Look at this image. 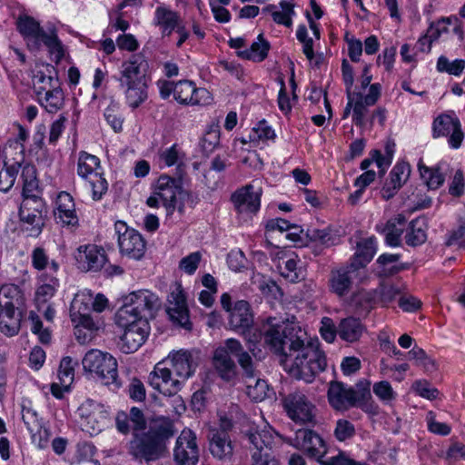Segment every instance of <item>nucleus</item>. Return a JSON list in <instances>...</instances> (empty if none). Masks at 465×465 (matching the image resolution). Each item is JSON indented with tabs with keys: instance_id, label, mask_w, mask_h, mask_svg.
I'll list each match as a JSON object with an SVG mask.
<instances>
[{
	"instance_id": "nucleus-1",
	"label": "nucleus",
	"mask_w": 465,
	"mask_h": 465,
	"mask_svg": "<svg viewBox=\"0 0 465 465\" xmlns=\"http://www.w3.org/2000/svg\"><path fill=\"white\" fill-rule=\"evenodd\" d=\"M262 335L270 349L282 356L284 370L297 380L312 382L314 377L325 370L326 357L317 341L309 339L307 332L293 322H280L268 318L262 331L248 338V350L256 357L255 342Z\"/></svg>"
},
{
	"instance_id": "nucleus-2",
	"label": "nucleus",
	"mask_w": 465,
	"mask_h": 465,
	"mask_svg": "<svg viewBox=\"0 0 465 465\" xmlns=\"http://www.w3.org/2000/svg\"><path fill=\"white\" fill-rule=\"evenodd\" d=\"M148 62L141 53L122 63L118 82L127 104L135 109L147 99Z\"/></svg>"
},
{
	"instance_id": "nucleus-3",
	"label": "nucleus",
	"mask_w": 465,
	"mask_h": 465,
	"mask_svg": "<svg viewBox=\"0 0 465 465\" xmlns=\"http://www.w3.org/2000/svg\"><path fill=\"white\" fill-rule=\"evenodd\" d=\"M173 435V425L167 420H155L146 432H135L129 443V452L146 461L156 460L166 453L165 441Z\"/></svg>"
},
{
	"instance_id": "nucleus-4",
	"label": "nucleus",
	"mask_w": 465,
	"mask_h": 465,
	"mask_svg": "<svg viewBox=\"0 0 465 465\" xmlns=\"http://www.w3.org/2000/svg\"><path fill=\"white\" fill-rule=\"evenodd\" d=\"M161 308L162 300L153 291L141 289L131 292L123 296V304L115 313V323L118 326H126L137 320L149 322Z\"/></svg>"
},
{
	"instance_id": "nucleus-5",
	"label": "nucleus",
	"mask_w": 465,
	"mask_h": 465,
	"mask_svg": "<svg viewBox=\"0 0 465 465\" xmlns=\"http://www.w3.org/2000/svg\"><path fill=\"white\" fill-rule=\"evenodd\" d=\"M82 364L84 371L93 379L104 385L117 384V361L109 352L92 349L84 354Z\"/></svg>"
},
{
	"instance_id": "nucleus-6",
	"label": "nucleus",
	"mask_w": 465,
	"mask_h": 465,
	"mask_svg": "<svg viewBox=\"0 0 465 465\" xmlns=\"http://www.w3.org/2000/svg\"><path fill=\"white\" fill-rule=\"evenodd\" d=\"M77 173L85 180L86 186L92 192L93 200H101L107 192L108 183L103 176L99 158L85 152H81L78 157Z\"/></svg>"
},
{
	"instance_id": "nucleus-7",
	"label": "nucleus",
	"mask_w": 465,
	"mask_h": 465,
	"mask_svg": "<svg viewBox=\"0 0 465 465\" xmlns=\"http://www.w3.org/2000/svg\"><path fill=\"white\" fill-rule=\"evenodd\" d=\"M35 93L39 104L49 114H55L64 105V94L57 78L42 72L35 75Z\"/></svg>"
},
{
	"instance_id": "nucleus-8",
	"label": "nucleus",
	"mask_w": 465,
	"mask_h": 465,
	"mask_svg": "<svg viewBox=\"0 0 465 465\" xmlns=\"http://www.w3.org/2000/svg\"><path fill=\"white\" fill-rule=\"evenodd\" d=\"M46 213V205L38 195L24 197L19 208L22 230L28 236L37 237L45 226Z\"/></svg>"
},
{
	"instance_id": "nucleus-9",
	"label": "nucleus",
	"mask_w": 465,
	"mask_h": 465,
	"mask_svg": "<svg viewBox=\"0 0 465 465\" xmlns=\"http://www.w3.org/2000/svg\"><path fill=\"white\" fill-rule=\"evenodd\" d=\"M82 430L91 436L101 432L107 421L108 411L105 407L93 400H86L78 408Z\"/></svg>"
},
{
	"instance_id": "nucleus-10",
	"label": "nucleus",
	"mask_w": 465,
	"mask_h": 465,
	"mask_svg": "<svg viewBox=\"0 0 465 465\" xmlns=\"http://www.w3.org/2000/svg\"><path fill=\"white\" fill-rule=\"evenodd\" d=\"M288 417L296 423H311L315 418V406L302 391H293L282 401Z\"/></svg>"
},
{
	"instance_id": "nucleus-11",
	"label": "nucleus",
	"mask_w": 465,
	"mask_h": 465,
	"mask_svg": "<svg viewBox=\"0 0 465 465\" xmlns=\"http://www.w3.org/2000/svg\"><path fill=\"white\" fill-rule=\"evenodd\" d=\"M93 293L89 290L78 292L71 302L70 317L77 326H84L88 331L98 329L97 322L91 316Z\"/></svg>"
},
{
	"instance_id": "nucleus-12",
	"label": "nucleus",
	"mask_w": 465,
	"mask_h": 465,
	"mask_svg": "<svg viewBox=\"0 0 465 465\" xmlns=\"http://www.w3.org/2000/svg\"><path fill=\"white\" fill-rule=\"evenodd\" d=\"M166 361L170 363L175 376L181 381H185L193 376L198 368L201 356L195 349L173 351Z\"/></svg>"
},
{
	"instance_id": "nucleus-13",
	"label": "nucleus",
	"mask_w": 465,
	"mask_h": 465,
	"mask_svg": "<svg viewBox=\"0 0 465 465\" xmlns=\"http://www.w3.org/2000/svg\"><path fill=\"white\" fill-rule=\"evenodd\" d=\"M118 234V244L123 254L134 259H141L145 252V242L135 230L127 227L126 223L118 221L114 224Z\"/></svg>"
},
{
	"instance_id": "nucleus-14",
	"label": "nucleus",
	"mask_w": 465,
	"mask_h": 465,
	"mask_svg": "<svg viewBox=\"0 0 465 465\" xmlns=\"http://www.w3.org/2000/svg\"><path fill=\"white\" fill-rule=\"evenodd\" d=\"M166 312L170 319L185 330L192 329L186 298L182 285L178 282L172 287L167 299Z\"/></svg>"
},
{
	"instance_id": "nucleus-15",
	"label": "nucleus",
	"mask_w": 465,
	"mask_h": 465,
	"mask_svg": "<svg viewBox=\"0 0 465 465\" xmlns=\"http://www.w3.org/2000/svg\"><path fill=\"white\" fill-rule=\"evenodd\" d=\"M244 444L251 453L269 451L274 444L277 434L269 426L251 424L243 431Z\"/></svg>"
},
{
	"instance_id": "nucleus-16",
	"label": "nucleus",
	"mask_w": 465,
	"mask_h": 465,
	"mask_svg": "<svg viewBox=\"0 0 465 465\" xmlns=\"http://www.w3.org/2000/svg\"><path fill=\"white\" fill-rule=\"evenodd\" d=\"M257 181H253L232 195V202L239 213L253 214L261 204L262 187Z\"/></svg>"
},
{
	"instance_id": "nucleus-17",
	"label": "nucleus",
	"mask_w": 465,
	"mask_h": 465,
	"mask_svg": "<svg viewBox=\"0 0 465 465\" xmlns=\"http://www.w3.org/2000/svg\"><path fill=\"white\" fill-rule=\"evenodd\" d=\"M174 460L178 465H196L199 460V449L195 433L184 429L177 438L173 450Z\"/></svg>"
},
{
	"instance_id": "nucleus-18",
	"label": "nucleus",
	"mask_w": 465,
	"mask_h": 465,
	"mask_svg": "<svg viewBox=\"0 0 465 465\" xmlns=\"http://www.w3.org/2000/svg\"><path fill=\"white\" fill-rule=\"evenodd\" d=\"M174 99L184 105H206L211 104L213 97L205 88H197L193 81L180 80L176 82Z\"/></svg>"
},
{
	"instance_id": "nucleus-19",
	"label": "nucleus",
	"mask_w": 465,
	"mask_h": 465,
	"mask_svg": "<svg viewBox=\"0 0 465 465\" xmlns=\"http://www.w3.org/2000/svg\"><path fill=\"white\" fill-rule=\"evenodd\" d=\"M432 135L434 138L450 136L449 144L454 149L460 147L464 138L459 119L448 114L439 115L433 121Z\"/></svg>"
},
{
	"instance_id": "nucleus-20",
	"label": "nucleus",
	"mask_w": 465,
	"mask_h": 465,
	"mask_svg": "<svg viewBox=\"0 0 465 465\" xmlns=\"http://www.w3.org/2000/svg\"><path fill=\"white\" fill-rule=\"evenodd\" d=\"M149 384L160 393L165 396H174L182 389L183 381L173 378L172 371L158 363L149 374Z\"/></svg>"
},
{
	"instance_id": "nucleus-21",
	"label": "nucleus",
	"mask_w": 465,
	"mask_h": 465,
	"mask_svg": "<svg viewBox=\"0 0 465 465\" xmlns=\"http://www.w3.org/2000/svg\"><path fill=\"white\" fill-rule=\"evenodd\" d=\"M124 329L121 336V349L125 353L136 351L146 341L149 334V322L137 320L126 326H120Z\"/></svg>"
},
{
	"instance_id": "nucleus-22",
	"label": "nucleus",
	"mask_w": 465,
	"mask_h": 465,
	"mask_svg": "<svg viewBox=\"0 0 465 465\" xmlns=\"http://www.w3.org/2000/svg\"><path fill=\"white\" fill-rule=\"evenodd\" d=\"M183 193L182 182L167 175L157 180L155 194L160 198L168 213H172L177 206L178 200Z\"/></svg>"
},
{
	"instance_id": "nucleus-23",
	"label": "nucleus",
	"mask_w": 465,
	"mask_h": 465,
	"mask_svg": "<svg viewBox=\"0 0 465 465\" xmlns=\"http://www.w3.org/2000/svg\"><path fill=\"white\" fill-rule=\"evenodd\" d=\"M253 315L249 302L238 301L229 312V325L232 330L244 335L245 339L251 337L252 331Z\"/></svg>"
},
{
	"instance_id": "nucleus-24",
	"label": "nucleus",
	"mask_w": 465,
	"mask_h": 465,
	"mask_svg": "<svg viewBox=\"0 0 465 465\" xmlns=\"http://www.w3.org/2000/svg\"><path fill=\"white\" fill-rule=\"evenodd\" d=\"M293 446L303 450L318 461H321V459L326 453L323 440L316 432L308 429H302L296 431Z\"/></svg>"
},
{
	"instance_id": "nucleus-25",
	"label": "nucleus",
	"mask_w": 465,
	"mask_h": 465,
	"mask_svg": "<svg viewBox=\"0 0 465 465\" xmlns=\"http://www.w3.org/2000/svg\"><path fill=\"white\" fill-rule=\"evenodd\" d=\"M227 347L230 349L232 355L237 358L238 364L242 371V377L245 380L253 381L260 376L259 361L253 360L250 352L243 350L238 340L227 339Z\"/></svg>"
},
{
	"instance_id": "nucleus-26",
	"label": "nucleus",
	"mask_w": 465,
	"mask_h": 465,
	"mask_svg": "<svg viewBox=\"0 0 465 465\" xmlns=\"http://www.w3.org/2000/svg\"><path fill=\"white\" fill-rule=\"evenodd\" d=\"M76 260L81 270L85 272H98L105 264L106 255L103 248L89 244L78 248Z\"/></svg>"
},
{
	"instance_id": "nucleus-27",
	"label": "nucleus",
	"mask_w": 465,
	"mask_h": 465,
	"mask_svg": "<svg viewBox=\"0 0 465 465\" xmlns=\"http://www.w3.org/2000/svg\"><path fill=\"white\" fill-rule=\"evenodd\" d=\"M18 32L26 41L31 50H38L41 40L46 32L41 27L40 23L29 15H20L16 22Z\"/></svg>"
},
{
	"instance_id": "nucleus-28",
	"label": "nucleus",
	"mask_w": 465,
	"mask_h": 465,
	"mask_svg": "<svg viewBox=\"0 0 465 465\" xmlns=\"http://www.w3.org/2000/svg\"><path fill=\"white\" fill-rule=\"evenodd\" d=\"M411 174V166L405 162L396 163L389 173V177L381 188V197L385 200L392 198L407 182Z\"/></svg>"
},
{
	"instance_id": "nucleus-29",
	"label": "nucleus",
	"mask_w": 465,
	"mask_h": 465,
	"mask_svg": "<svg viewBox=\"0 0 465 465\" xmlns=\"http://www.w3.org/2000/svg\"><path fill=\"white\" fill-rule=\"evenodd\" d=\"M230 349L227 347V340L223 346L218 347L213 357V363L219 376L225 381H231L236 378L237 367L231 358Z\"/></svg>"
},
{
	"instance_id": "nucleus-30",
	"label": "nucleus",
	"mask_w": 465,
	"mask_h": 465,
	"mask_svg": "<svg viewBox=\"0 0 465 465\" xmlns=\"http://www.w3.org/2000/svg\"><path fill=\"white\" fill-rule=\"evenodd\" d=\"M115 424L119 432L123 434L133 432L134 436L135 432L145 429L146 421L143 411L137 407H133L129 413L119 411L115 418Z\"/></svg>"
},
{
	"instance_id": "nucleus-31",
	"label": "nucleus",
	"mask_w": 465,
	"mask_h": 465,
	"mask_svg": "<svg viewBox=\"0 0 465 465\" xmlns=\"http://www.w3.org/2000/svg\"><path fill=\"white\" fill-rule=\"evenodd\" d=\"M54 219L63 225L74 226L78 223L73 197L66 192H61L55 201Z\"/></svg>"
},
{
	"instance_id": "nucleus-32",
	"label": "nucleus",
	"mask_w": 465,
	"mask_h": 465,
	"mask_svg": "<svg viewBox=\"0 0 465 465\" xmlns=\"http://www.w3.org/2000/svg\"><path fill=\"white\" fill-rule=\"evenodd\" d=\"M182 23L178 12L162 4L154 11L153 24L158 26L163 36H169Z\"/></svg>"
},
{
	"instance_id": "nucleus-33",
	"label": "nucleus",
	"mask_w": 465,
	"mask_h": 465,
	"mask_svg": "<svg viewBox=\"0 0 465 465\" xmlns=\"http://www.w3.org/2000/svg\"><path fill=\"white\" fill-rule=\"evenodd\" d=\"M354 278L347 268L340 266L332 269L328 280L330 292L340 298L346 296L352 287Z\"/></svg>"
},
{
	"instance_id": "nucleus-34",
	"label": "nucleus",
	"mask_w": 465,
	"mask_h": 465,
	"mask_svg": "<svg viewBox=\"0 0 465 465\" xmlns=\"http://www.w3.org/2000/svg\"><path fill=\"white\" fill-rule=\"evenodd\" d=\"M209 450L212 455L221 460H230L233 453L232 440L225 431L211 430Z\"/></svg>"
},
{
	"instance_id": "nucleus-35",
	"label": "nucleus",
	"mask_w": 465,
	"mask_h": 465,
	"mask_svg": "<svg viewBox=\"0 0 465 465\" xmlns=\"http://www.w3.org/2000/svg\"><path fill=\"white\" fill-rule=\"evenodd\" d=\"M350 394L351 387L340 381H332L328 390L329 403L336 411H347L353 407Z\"/></svg>"
},
{
	"instance_id": "nucleus-36",
	"label": "nucleus",
	"mask_w": 465,
	"mask_h": 465,
	"mask_svg": "<svg viewBox=\"0 0 465 465\" xmlns=\"http://www.w3.org/2000/svg\"><path fill=\"white\" fill-rule=\"evenodd\" d=\"M20 328V314L9 302L0 306V331L8 336L16 334Z\"/></svg>"
},
{
	"instance_id": "nucleus-37",
	"label": "nucleus",
	"mask_w": 465,
	"mask_h": 465,
	"mask_svg": "<svg viewBox=\"0 0 465 465\" xmlns=\"http://www.w3.org/2000/svg\"><path fill=\"white\" fill-rule=\"evenodd\" d=\"M418 169L421 179L429 189L436 190L444 183L445 173L443 172L442 163H438L433 167H428L420 160L418 163Z\"/></svg>"
},
{
	"instance_id": "nucleus-38",
	"label": "nucleus",
	"mask_w": 465,
	"mask_h": 465,
	"mask_svg": "<svg viewBox=\"0 0 465 465\" xmlns=\"http://www.w3.org/2000/svg\"><path fill=\"white\" fill-rule=\"evenodd\" d=\"M363 331L364 327L361 321L354 317L342 319L337 327L339 337L347 342L357 341Z\"/></svg>"
},
{
	"instance_id": "nucleus-39",
	"label": "nucleus",
	"mask_w": 465,
	"mask_h": 465,
	"mask_svg": "<svg viewBox=\"0 0 465 465\" xmlns=\"http://www.w3.org/2000/svg\"><path fill=\"white\" fill-rule=\"evenodd\" d=\"M406 223V218L402 214H398L386 223L382 232L385 235L387 244L390 246H399L401 244V237L404 232Z\"/></svg>"
},
{
	"instance_id": "nucleus-40",
	"label": "nucleus",
	"mask_w": 465,
	"mask_h": 465,
	"mask_svg": "<svg viewBox=\"0 0 465 465\" xmlns=\"http://www.w3.org/2000/svg\"><path fill=\"white\" fill-rule=\"evenodd\" d=\"M269 50V42L263 38L262 35H259L256 41L251 45L250 48L239 52L238 54L243 59L259 63L262 62L267 57Z\"/></svg>"
},
{
	"instance_id": "nucleus-41",
	"label": "nucleus",
	"mask_w": 465,
	"mask_h": 465,
	"mask_svg": "<svg viewBox=\"0 0 465 465\" xmlns=\"http://www.w3.org/2000/svg\"><path fill=\"white\" fill-rule=\"evenodd\" d=\"M280 6L282 8L281 11L277 10L276 5H269L262 9L263 13H270L272 15V20L279 25H283L287 27L292 26V15H294L295 12L293 10V5L288 3L284 0L280 2Z\"/></svg>"
},
{
	"instance_id": "nucleus-42",
	"label": "nucleus",
	"mask_w": 465,
	"mask_h": 465,
	"mask_svg": "<svg viewBox=\"0 0 465 465\" xmlns=\"http://www.w3.org/2000/svg\"><path fill=\"white\" fill-rule=\"evenodd\" d=\"M22 167L21 179L23 182V195L35 196L38 193L39 184L36 177V169L35 165L25 163Z\"/></svg>"
},
{
	"instance_id": "nucleus-43",
	"label": "nucleus",
	"mask_w": 465,
	"mask_h": 465,
	"mask_svg": "<svg viewBox=\"0 0 465 465\" xmlns=\"http://www.w3.org/2000/svg\"><path fill=\"white\" fill-rule=\"evenodd\" d=\"M426 239L424 220L419 218L412 220L409 224L405 236L406 243L410 246H418L425 242Z\"/></svg>"
},
{
	"instance_id": "nucleus-44",
	"label": "nucleus",
	"mask_w": 465,
	"mask_h": 465,
	"mask_svg": "<svg viewBox=\"0 0 465 465\" xmlns=\"http://www.w3.org/2000/svg\"><path fill=\"white\" fill-rule=\"evenodd\" d=\"M42 43L47 47L52 59L56 64L63 60L65 54V50L55 32H51L50 34L46 33L41 40V44Z\"/></svg>"
},
{
	"instance_id": "nucleus-45",
	"label": "nucleus",
	"mask_w": 465,
	"mask_h": 465,
	"mask_svg": "<svg viewBox=\"0 0 465 465\" xmlns=\"http://www.w3.org/2000/svg\"><path fill=\"white\" fill-rule=\"evenodd\" d=\"M246 394L250 399L254 401H262L264 400L269 391V386L265 380L261 379L260 376L253 381L245 380Z\"/></svg>"
},
{
	"instance_id": "nucleus-46",
	"label": "nucleus",
	"mask_w": 465,
	"mask_h": 465,
	"mask_svg": "<svg viewBox=\"0 0 465 465\" xmlns=\"http://www.w3.org/2000/svg\"><path fill=\"white\" fill-rule=\"evenodd\" d=\"M58 285V280L51 278L48 283H44L36 289L35 300L39 312H41L42 306H45L54 295Z\"/></svg>"
},
{
	"instance_id": "nucleus-47",
	"label": "nucleus",
	"mask_w": 465,
	"mask_h": 465,
	"mask_svg": "<svg viewBox=\"0 0 465 465\" xmlns=\"http://www.w3.org/2000/svg\"><path fill=\"white\" fill-rule=\"evenodd\" d=\"M20 168L21 163L16 162L11 165H5L0 171V191L6 193L13 187Z\"/></svg>"
},
{
	"instance_id": "nucleus-48",
	"label": "nucleus",
	"mask_w": 465,
	"mask_h": 465,
	"mask_svg": "<svg viewBox=\"0 0 465 465\" xmlns=\"http://www.w3.org/2000/svg\"><path fill=\"white\" fill-rule=\"evenodd\" d=\"M375 396L384 404H391L397 398V392L388 381L375 382L372 386Z\"/></svg>"
},
{
	"instance_id": "nucleus-49",
	"label": "nucleus",
	"mask_w": 465,
	"mask_h": 465,
	"mask_svg": "<svg viewBox=\"0 0 465 465\" xmlns=\"http://www.w3.org/2000/svg\"><path fill=\"white\" fill-rule=\"evenodd\" d=\"M307 235L312 241L316 242L326 247L334 245L338 240L337 236L329 228L308 229Z\"/></svg>"
},
{
	"instance_id": "nucleus-50",
	"label": "nucleus",
	"mask_w": 465,
	"mask_h": 465,
	"mask_svg": "<svg viewBox=\"0 0 465 465\" xmlns=\"http://www.w3.org/2000/svg\"><path fill=\"white\" fill-rule=\"evenodd\" d=\"M23 301V293L20 288L15 284H4L0 288V306L5 302H9L15 308Z\"/></svg>"
},
{
	"instance_id": "nucleus-51",
	"label": "nucleus",
	"mask_w": 465,
	"mask_h": 465,
	"mask_svg": "<svg viewBox=\"0 0 465 465\" xmlns=\"http://www.w3.org/2000/svg\"><path fill=\"white\" fill-rule=\"evenodd\" d=\"M74 378V363L71 357H64L58 370V379L64 388H70Z\"/></svg>"
},
{
	"instance_id": "nucleus-52",
	"label": "nucleus",
	"mask_w": 465,
	"mask_h": 465,
	"mask_svg": "<svg viewBox=\"0 0 465 465\" xmlns=\"http://www.w3.org/2000/svg\"><path fill=\"white\" fill-rule=\"evenodd\" d=\"M465 68V60L456 59L450 62L445 56H440L437 62V70L439 72H446L450 74L458 76Z\"/></svg>"
},
{
	"instance_id": "nucleus-53",
	"label": "nucleus",
	"mask_w": 465,
	"mask_h": 465,
	"mask_svg": "<svg viewBox=\"0 0 465 465\" xmlns=\"http://www.w3.org/2000/svg\"><path fill=\"white\" fill-rule=\"evenodd\" d=\"M22 419L26 425L28 430L35 436L36 432L41 434L42 432L45 436L48 435V431L46 429L42 430L40 420L38 419V415L36 411H33L30 408H24L22 411Z\"/></svg>"
},
{
	"instance_id": "nucleus-54",
	"label": "nucleus",
	"mask_w": 465,
	"mask_h": 465,
	"mask_svg": "<svg viewBox=\"0 0 465 465\" xmlns=\"http://www.w3.org/2000/svg\"><path fill=\"white\" fill-rule=\"evenodd\" d=\"M370 382L367 381H361L356 383L355 387H351V398L352 401V406L355 407L358 404L371 400V389Z\"/></svg>"
},
{
	"instance_id": "nucleus-55",
	"label": "nucleus",
	"mask_w": 465,
	"mask_h": 465,
	"mask_svg": "<svg viewBox=\"0 0 465 465\" xmlns=\"http://www.w3.org/2000/svg\"><path fill=\"white\" fill-rule=\"evenodd\" d=\"M354 96L352 122L355 125L361 127L365 124V118L370 105L362 102L361 93H354Z\"/></svg>"
},
{
	"instance_id": "nucleus-56",
	"label": "nucleus",
	"mask_w": 465,
	"mask_h": 465,
	"mask_svg": "<svg viewBox=\"0 0 465 465\" xmlns=\"http://www.w3.org/2000/svg\"><path fill=\"white\" fill-rule=\"evenodd\" d=\"M252 283L257 285V288L264 296L276 297L281 292L280 287L274 281L261 275L253 277Z\"/></svg>"
},
{
	"instance_id": "nucleus-57",
	"label": "nucleus",
	"mask_w": 465,
	"mask_h": 465,
	"mask_svg": "<svg viewBox=\"0 0 465 465\" xmlns=\"http://www.w3.org/2000/svg\"><path fill=\"white\" fill-rule=\"evenodd\" d=\"M411 359L415 361L418 366L423 367L425 371H432L435 370L434 361L428 356L425 351L419 347H414L409 351Z\"/></svg>"
},
{
	"instance_id": "nucleus-58",
	"label": "nucleus",
	"mask_w": 465,
	"mask_h": 465,
	"mask_svg": "<svg viewBox=\"0 0 465 465\" xmlns=\"http://www.w3.org/2000/svg\"><path fill=\"white\" fill-rule=\"evenodd\" d=\"M355 435V427L348 420L340 419L336 421L334 436L339 441H345Z\"/></svg>"
},
{
	"instance_id": "nucleus-59",
	"label": "nucleus",
	"mask_w": 465,
	"mask_h": 465,
	"mask_svg": "<svg viewBox=\"0 0 465 465\" xmlns=\"http://www.w3.org/2000/svg\"><path fill=\"white\" fill-rule=\"evenodd\" d=\"M352 301L364 310H370L374 304L378 303L376 291L361 290L354 293Z\"/></svg>"
},
{
	"instance_id": "nucleus-60",
	"label": "nucleus",
	"mask_w": 465,
	"mask_h": 465,
	"mask_svg": "<svg viewBox=\"0 0 465 465\" xmlns=\"http://www.w3.org/2000/svg\"><path fill=\"white\" fill-rule=\"evenodd\" d=\"M376 291L377 302L386 305L391 302L400 293L397 287L392 284H381Z\"/></svg>"
},
{
	"instance_id": "nucleus-61",
	"label": "nucleus",
	"mask_w": 465,
	"mask_h": 465,
	"mask_svg": "<svg viewBox=\"0 0 465 465\" xmlns=\"http://www.w3.org/2000/svg\"><path fill=\"white\" fill-rule=\"evenodd\" d=\"M426 421L428 430L434 434L447 436L450 433V427L447 423L437 421L436 414L431 411L427 413Z\"/></svg>"
},
{
	"instance_id": "nucleus-62",
	"label": "nucleus",
	"mask_w": 465,
	"mask_h": 465,
	"mask_svg": "<svg viewBox=\"0 0 465 465\" xmlns=\"http://www.w3.org/2000/svg\"><path fill=\"white\" fill-rule=\"evenodd\" d=\"M412 390L420 397L427 400H435L439 395L436 388L430 387V383L425 380H418L412 384Z\"/></svg>"
},
{
	"instance_id": "nucleus-63",
	"label": "nucleus",
	"mask_w": 465,
	"mask_h": 465,
	"mask_svg": "<svg viewBox=\"0 0 465 465\" xmlns=\"http://www.w3.org/2000/svg\"><path fill=\"white\" fill-rule=\"evenodd\" d=\"M376 252V242L373 238H368L360 242L356 252L363 258L364 262H371Z\"/></svg>"
},
{
	"instance_id": "nucleus-64",
	"label": "nucleus",
	"mask_w": 465,
	"mask_h": 465,
	"mask_svg": "<svg viewBox=\"0 0 465 465\" xmlns=\"http://www.w3.org/2000/svg\"><path fill=\"white\" fill-rule=\"evenodd\" d=\"M30 320L32 322V331L39 336L43 343H48L51 340V334L47 328H43V323L39 316L35 312H31Z\"/></svg>"
}]
</instances>
